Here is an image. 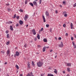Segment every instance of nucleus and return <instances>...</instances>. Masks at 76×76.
<instances>
[{"label": "nucleus", "instance_id": "nucleus-12", "mask_svg": "<svg viewBox=\"0 0 76 76\" xmlns=\"http://www.w3.org/2000/svg\"><path fill=\"white\" fill-rule=\"evenodd\" d=\"M19 23L20 25H22L23 23V21L20 20V22H19Z\"/></svg>", "mask_w": 76, "mask_h": 76}, {"label": "nucleus", "instance_id": "nucleus-45", "mask_svg": "<svg viewBox=\"0 0 76 76\" xmlns=\"http://www.w3.org/2000/svg\"><path fill=\"white\" fill-rule=\"evenodd\" d=\"M71 40L72 41H73V37H71Z\"/></svg>", "mask_w": 76, "mask_h": 76}, {"label": "nucleus", "instance_id": "nucleus-40", "mask_svg": "<svg viewBox=\"0 0 76 76\" xmlns=\"http://www.w3.org/2000/svg\"><path fill=\"white\" fill-rule=\"evenodd\" d=\"M12 23V21H9L8 22V23Z\"/></svg>", "mask_w": 76, "mask_h": 76}, {"label": "nucleus", "instance_id": "nucleus-17", "mask_svg": "<svg viewBox=\"0 0 76 76\" xmlns=\"http://www.w3.org/2000/svg\"><path fill=\"white\" fill-rule=\"evenodd\" d=\"M54 72L56 74H57V69H55Z\"/></svg>", "mask_w": 76, "mask_h": 76}, {"label": "nucleus", "instance_id": "nucleus-57", "mask_svg": "<svg viewBox=\"0 0 76 76\" xmlns=\"http://www.w3.org/2000/svg\"><path fill=\"white\" fill-rule=\"evenodd\" d=\"M41 76H44V75L43 74H42L41 75Z\"/></svg>", "mask_w": 76, "mask_h": 76}, {"label": "nucleus", "instance_id": "nucleus-50", "mask_svg": "<svg viewBox=\"0 0 76 76\" xmlns=\"http://www.w3.org/2000/svg\"><path fill=\"white\" fill-rule=\"evenodd\" d=\"M37 47H39V48L41 47V46L40 45H38V46H37Z\"/></svg>", "mask_w": 76, "mask_h": 76}, {"label": "nucleus", "instance_id": "nucleus-43", "mask_svg": "<svg viewBox=\"0 0 76 76\" xmlns=\"http://www.w3.org/2000/svg\"><path fill=\"white\" fill-rule=\"evenodd\" d=\"M65 36H68V33H66L65 34Z\"/></svg>", "mask_w": 76, "mask_h": 76}, {"label": "nucleus", "instance_id": "nucleus-44", "mask_svg": "<svg viewBox=\"0 0 76 76\" xmlns=\"http://www.w3.org/2000/svg\"><path fill=\"white\" fill-rule=\"evenodd\" d=\"M24 47L26 48V44H25V45H24Z\"/></svg>", "mask_w": 76, "mask_h": 76}, {"label": "nucleus", "instance_id": "nucleus-32", "mask_svg": "<svg viewBox=\"0 0 76 76\" xmlns=\"http://www.w3.org/2000/svg\"><path fill=\"white\" fill-rule=\"evenodd\" d=\"M20 12H23V11L22 9H20Z\"/></svg>", "mask_w": 76, "mask_h": 76}, {"label": "nucleus", "instance_id": "nucleus-28", "mask_svg": "<svg viewBox=\"0 0 76 76\" xmlns=\"http://www.w3.org/2000/svg\"><path fill=\"white\" fill-rule=\"evenodd\" d=\"M67 70L68 72H70V68H68L67 69Z\"/></svg>", "mask_w": 76, "mask_h": 76}, {"label": "nucleus", "instance_id": "nucleus-25", "mask_svg": "<svg viewBox=\"0 0 76 76\" xmlns=\"http://www.w3.org/2000/svg\"><path fill=\"white\" fill-rule=\"evenodd\" d=\"M43 29L44 28H42L39 31V32H41V31H42Z\"/></svg>", "mask_w": 76, "mask_h": 76}, {"label": "nucleus", "instance_id": "nucleus-22", "mask_svg": "<svg viewBox=\"0 0 76 76\" xmlns=\"http://www.w3.org/2000/svg\"><path fill=\"white\" fill-rule=\"evenodd\" d=\"M15 67H16V68H17V69H19V66H18L17 65H15Z\"/></svg>", "mask_w": 76, "mask_h": 76}, {"label": "nucleus", "instance_id": "nucleus-9", "mask_svg": "<svg viewBox=\"0 0 76 76\" xmlns=\"http://www.w3.org/2000/svg\"><path fill=\"white\" fill-rule=\"evenodd\" d=\"M45 14L46 16H49V13H48V11H46Z\"/></svg>", "mask_w": 76, "mask_h": 76}, {"label": "nucleus", "instance_id": "nucleus-61", "mask_svg": "<svg viewBox=\"0 0 76 76\" xmlns=\"http://www.w3.org/2000/svg\"><path fill=\"white\" fill-rule=\"evenodd\" d=\"M6 76H9V74H7Z\"/></svg>", "mask_w": 76, "mask_h": 76}, {"label": "nucleus", "instance_id": "nucleus-33", "mask_svg": "<svg viewBox=\"0 0 76 76\" xmlns=\"http://www.w3.org/2000/svg\"><path fill=\"white\" fill-rule=\"evenodd\" d=\"M63 27H64V28H65L66 26V24H64L63 25Z\"/></svg>", "mask_w": 76, "mask_h": 76}, {"label": "nucleus", "instance_id": "nucleus-47", "mask_svg": "<svg viewBox=\"0 0 76 76\" xmlns=\"http://www.w3.org/2000/svg\"><path fill=\"white\" fill-rule=\"evenodd\" d=\"M6 5L7 6H9L10 5V4H6Z\"/></svg>", "mask_w": 76, "mask_h": 76}, {"label": "nucleus", "instance_id": "nucleus-63", "mask_svg": "<svg viewBox=\"0 0 76 76\" xmlns=\"http://www.w3.org/2000/svg\"><path fill=\"white\" fill-rule=\"evenodd\" d=\"M28 25H27L26 27H28Z\"/></svg>", "mask_w": 76, "mask_h": 76}, {"label": "nucleus", "instance_id": "nucleus-5", "mask_svg": "<svg viewBox=\"0 0 76 76\" xmlns=\"http://www.w3.org/2000/svg\"><path fill=\"white\" fill-rule=\"evenodd\" d=\"M59 47H61V48L62 47H63V42H61V44L59 45Z\"/></svg>", "mask_w": 76, "mask_h": 76}, {"label": "nucleus", "instance_id": "nucleus-6", "mask_svg": "<svg viewBox=\"0 0 76 76\" xmlns=\"http://www.w3.org/2000/svg\"><path fill=\"white\" fill-rule=\"evenodd\" d=\"M32 32L33 33V35H36V31H35V29H33L32 30Z\"/></svg>", "mask_w": 76, "mask_h": 76}, {"label": "nucleus", "instance_id": "nucleus-55", "mask_svg": "<svg viewBox=\"0 0 76 76\" xmlns=\"http://www.w3.org/2000/svg\"><path fill=\"white\" fill-rule=\"evenodd\" d=\"M63 73H64V74L65 73V71H63Z\"/></svg>", "mask_w": 76, "mask_h": 76}, {"label": "nucleus", "instance_id": "nucleus-30", "mask_svg": "<svg viewBox=\"0 0 76 76\" xmlns=\"http://www.w3.org/2000/svg\"><path fill=\"white\" fill-rule=\"evenodd\" d=\"M27 3H28V1H27V0H26L25 1V4H27Z\"/></svg>", "mask_w": 76, "mask_h": 76}, {"label": "nucleus", "instance_id": "nucleus-14", "mask_svg": "<svg viewBox=\"0 0 76 76\" xmlns=\"http://www.w3.org/2000/svg\"><path fill=\"white\" fill-rule=\"evenodd\" d=\"M9 53H10V51L8 50L7 52V55L8 56L9 54Z\"/></svg>", "mask_w": 76, "mask_h": 76}, {"label": "nucleus", "instance_id": "nucleus-20", "mask_svg": "<svg viewBox=\"0 0 76 76\" xmlns=\"http://www.w3.org/2000/svg\"><path fill=\"white\" fill-rule=\"evenodd\" d=\"M32 65L33 66H35V64H34V62L33 61H32Z\"/></svg>", "mask_w": 76, "mask_h": 76}, {"label": "nucleus", "instance_id": "nucleus-13", "mask_svg": "<svg viewBox=\"0 0 76 76\" xmlns=\"http://www.w3.org/2000/svg\"><path fill=\"white\" fill-rule=\"evenodd\" d=\"M37 37L38 39H40V36H39V34H37Z\"/></svg>", "mask_w": 76, "mask_h": 76}, {"label": "nucleus", "instance_id": "nucleus-38", "mask_svg": "<svg viewBox=\"0 0 76 76\" xmlns=\"http://www.w3.org/2000/svg\"><path fill=\"white\" fill-rule=\"evenodd\" d=\"M51 74H48L47 76H51Z\"/></svg>", "mask_w": 76, "mask_h": 76}, {"label": "nucleus", "instance_id": "nucleus-46", "mask_svg": "<svg viewBox=\"0 0 76 76\" xmlns=\"http://www.w3.org/2000/svg\"><path fill=\"white\" fill-rule=\"evenodd\" d=\"M5 33H6V34H8V31L7 30L5 32Z\"/></svg>", "mask_w": 76, "mask_h": 76}, {"label": "nucleus", "instance_id": "nucleus-26", "mask_svg": "<svg viewBox=\"0 0 76 76\" xmlns=\"http://www.w3.org/2000/svg\"><path fill=\"white\" fill-rule=\"evenodd\" d=\"M10 43V42H9V41H8V42H7V43H6V45H9V44Z\"/></svg>", "mask_w": 76, "mask_h": 76}, {"label": "nucleus", "instance_id": "nucleus-60", "mask_svg": "<svg viewBox=\"0 0 76 76\" xmlns=\"http://www.w3.org/2000/svg\"><path fill=\"white\" fill-rule=\"evenodd\" d=\"M56 57H57V56H55V58H56Z\"/></svg>", "mask_w": 76, "mask_h": 76}, {"label": "nucleus", "instance_id": "nucleus-16", "mask_svg": "<svg viewBox=\"0 0 76 76\" xmlns=\"http://www.w3.org/2000/svg\"><path fill=\"white\" fill-rule=\"evenodd\" d=\"M10 29H11V31H13V27L12 26H10Z\"/></svg>", "mask_w": 76, "mask_h": 76}, {"label": "nucleus", "instance_id": "nucleus-3", "mask_svg": "<svg viewBox=\"0 0 76 76\" xmlns=\"http://www.w3.org/2000/svg\"><path fill=\"white\" fill-rule=\"evenodd\" d=\"M33 74L32 72H31L30 74L29 73H28V74L26 75V76H33Z\"/></svg>", "mask_w": 76, "mask_h": 76}, {"label": "nucleus", "instance_id": "nucleus-59", "mask_svg": "<svg viewBox=\"0 0 76 76\" xmlns=\"http://www.w3.org/2000/svg\"><path fill=\"white\" fill-rule=\"evenodd\" d=\"M23 76L22 74H20V76Z\"/></svg>", "mask_w": 76, "mask_h": 76}, {"label": "nucleus", "instance_id": "nucleus-1", "mask_svg": "<svg viewBox=\"0 0 76 76\" xmlns=\"http://www.w3.org/2000/svg\"><path fill=\"white\" fill-rule=\"evenodd\" d=\"M37 64L38 67H41L43 64V63L39 61L37 63Z\"/></svg>", "mask_w": 76, "mask_h": 76}, {"label": "nucleus", "instance_id": "nucleus-4", "mask_svg": "<svg viewBox=\"0 0 76 76\" xmlns=\"http://www.w3.org/2000/svg\"><path fill=\"white\" fill-rule=\"evenodd\" d=\"M66 13H67V12L66 11H64L63 12V14L64 15V16L65 17H67V14Z\"/></svg>", "mask_w": 76, "mask_h": 76}, {"label": "nucleus", "instance_id": "nucleus-48", "mask_svg": "<svg viewBox=\"0 0 76 76\" xmlns=\"http://www.w3.org/2000/svg\"><path fill=\"white\" fill-rule=\"evenodd\" d=\"M63 4H65V3H66V2H65V1H64L63 2Z\"/></svg>", "mask_w": 76, "mask_h": 76}, {"label": "nucleus", "instance_id": "nucleus-64", "mask_svg": "<svg viewBox=\"0 0 76 76\" xmlns=\"http://www.w3.org/2000/svg\"><path fill=\"white\" fill-rule=\"evenodd\" d=\"M50 76H54V75H53L51 74V75H50Z\"/></svg>", "mask_w": 76, "mask_h": 76}, {"label": "nucleus", "instance_id": "nucleus-31", "mask_svg": "<svg viewBox=\"0 0 76 76\" xmlns=\"http://www.w3.org/2000/svg\"><path fill=\"white\" fill-rule=\"evenodd\" d=\"M7 10H8V12H10V11L11 10V9L8 8H7Z\"/></svg>", "mask_w": 76, "mask_h": 76}, {"label": "nucleus", "instance_id": "nucleus-41", "mask_svg": "<svg viewBox=\"0 0 76 76\" xmlns=\"http://www.w3.org/2000/svg\"><path fill=\"white\" fill-rule=\"evenodd\" d=\"M17 19H19V16H17V17H16Z\"/></svg>", "mask_w": 76, "mask_h": 76}, {"label": "nucleus", "instance_id": "nucleus-36", "mask_svg": "<svg viewBox=\"0 0 76 76\" xmlns=\"http://www.w3.org/2000/svg\"><path fill=\"white\" fill-rule=\"evenodd\" d=\"M42 1V0H40L39 1V4H41V2Z\"/></svg>", "mask_w": 76, "mask_h": 76}, {"label": "nucleus", "instance_id": "nucleus-49", "mask_svg": "<svg viewBox=\"0 0 76 76\" xmlns=\"http://www.w3.org/2000/svg\"><path fill=\"white\" fill-rule=\"evenodd\" d=\"M55 12H56V13H58V12L57 10H56L55 11Z\"/></svg>", "mask_w": 76, "mask_h": 76}, {"label": "nucleus", "instance_id": "nucleus-58", "mask_svg": "<svg viewBox=\"0 0 76 76\" xmlns=\"http://www.w3.org/2000/svg\"><path fill=\"white\" fill-rule=\"evenodd\" d=\"M4 64H7V62H5V63Z\"/></svg>", "mask_w": 76, "mask_h": 76}, {"label": "nucleus", "instance_id": "nucleus-35", "mask_svg": "<svg viewBox=\"0 0 76 76\" xmlns=\"http://www.w3.org/2000/svg\"><path fill=\"white\" fill-rule=\"evenodd\" d=\"M72 44L73 46L75 45V42H72Z\"/></svg>", "mask_w": 76, "mask_h": 76}, {"label": "nucleus", "instance_id": "nucleus-15", "mask_svg": "<svg viewBox=\"0 0 76 76\" xmlns=\"http://www.w3.org/2000/svg\"><path fill=\"white\" fill-rule=\"evenodd\" d=\"M27 66L28 67V68H31V66H30V64H29V63H28L27 64Z\"/></svg>", "mask_w": 76, "mask_h": 76}, {"label": "nucleus", "instance_id": "nucleus-23", "mask_svg": "<svg viewBox=\"0 0 76 76\" xmlns=\"http://www.w3.org/2000/svg\"><path fill=\"white\" fill-rule=\"evenodd\" d=\"M7 38H9V34H8L7 35Z\"/></svg>", "mask_w": 76, "mask_h": 76}, {"label": "nucleus", "instance_id": "nucleus-2", "mask_svg": "<svg viewBox=\"0 0 76 76\" xmlns=\"http://www.w3.org/2000/svg\"><path fill=\"white\" fill-rule=\"evenodd\" d=\"M20 54L18 51H16L15 53V54L14 55V57H18L19 56Z\"/></svg>", "mask_w": 76, "mask_h": 76}, {"label": "nucleus", "instance_id": "nucleus-39", "mask_svg": "<svg viewBox=\"0 0 76 76\" xmlns=\"http://www.w3.org/2000/svg\"><path fill=\"white\" fill-rule=\"evenodd\" d=\"M37 37L35 38L34 39V40L35 41H36L37 40Z\"/></svg>", "mask_w": 76, "mask_h": 76}, {"label": "nucleus", "instance_id": "nucleus-18", "mask_svg": "<svg viewBox=\"0 0 76 76\" xmlns=\"http://www.w3.org/2000/svg\"><path fill=\"white\" fill-rule=\"evenodd\" d=\"M67 66H70H70H71V64L69 63H67Z\"/></svg>", "mask_w": 76, "mask_h": 76}, {"label": "nucleus", "instance_id": "nucleus-11", "mask_svg": "<svg viewBox=\"0 0 76 76\" xmlns=\"http://www.w3.org/2000/svg\"><path fill=\"white\" fill-rule=\"evenodd\" d=\"M42 18L44 21V22H45V17H44V16L43 15L42 16Z\"/></svg>", "mask_w": 76, "mask_h": 76}, {"label": "nucleus", "instance_id": "nucleus-34", "mask_svg": "<svg viewBox=\"0 0 76 76\" xmlns=\"http://www.w3.org/2000/svg\"><path fill=\"white\" fill-rule=\"evenodd\" d=\"M46 26L47 28H48L49 27V24H46Z\"/></svg>", "mask_w": 76, "mask_h": 76}, {"label": "nucleus", "instance_id": "nucleus-7", "mask_svg": "<svg viewBox=\"0 0 76 76\" xmlns=\"http://www.w3.org/2000/svg\"><path fill=\"white\" fill-rule=\"evenodd\" d=\"M70 26L71 29H74V28L73 27V25L72 23H71Z\"/></svg>", "mask_w": 76, "mask_h": 76}, {"label": "nucleus", "instance_id": "nucleus-27", "mask_svg": "<svg viewBox=\"0 0 76 76\" xmlns=\"http://www.w3.org/2000/svg\"><path fill=\"white\" fill-rule=\"evenodd\" d=\"M15 18H16V14H15L14 15V17L13 18V19H15Z\"/></svg>", "mask_w": 76, "mask_h": 76}, {"label": "nucleus", "instance_id": "nucleus-10", "mask_svg": "<svg viewBox=\"0 0 76 76\" xmlns=\"http://www.w3.org/2000/svg\"><path fill=\"white\" fill-rule=\"evenodd\" d=\"M33 4L34 5V6H37V2L35 1H34L33 2Z\"/></svg>", "mask_w": 76, "mask_h": 76}, {"label": "nucleus", "instance_id": "nucleus-42", "mask_svg": "<svg viewBox=\"0 0 76 76\" xmlns=\"http://www.w3.org/2000/svg\"><path fill=\"white\" fill-rule=\"evenodd\" d=\"M74 48H76V45H74Z\"/></svg>", "mask_w": 76, "mask_h": 76}, {"label": "nucleus", "instance_id": "nucleus-37", "mask_svg": "<svg viewBox=\"0 0 76 76\" xmlns=\"http://www.w3.org/2000/svg\"><path fill=\"white\" fill-rule=\"evenodd\" d=\"M58 40H61V37H59L58 38Z\"/></svg>", "mask_w": 76, "mask_h": 76}, {"label": "nucleus", "instance_id": "nucleus-56", "mask_svg": "<svg viewBox=\"0 0 76 76\" xmlns=\"http://www.w3.org/2000/svg\"><path fill=\"white\" fill-rule=\"evenodd\" d=\"M46 48H49V47L48 46V47H46Z\"/></svg>", "mask_w": 76, "mask_h": 76}, {"label": "nucleus", "instance_id": "nucleus-29", "mask_svg": "<svg viewBox=\"0 0 76 76\" xmlns=\"http://www.w3.org/2000/svg\"><path fill=\"white\" fill-rule=\"evenodd\" d=\"M19 26V24L18 23H17L16 25V27H18V26Z\"/></svg>", "mask_w": 76, "mask_h": 76}, {"label": "nucleus", "instance_id": "nucleus-8", "mask_svg": "<svg viewBox=\"0 0 76 76\" xmlns=\"http://www.w3.org/2000/svg\"><path fill=\"white\" fill-rule=\"evenodd\" d=\"M28 16H28V15H25L24 18L25 19H28Z\"/></svg>", "mask_w": 76, "mask_h": 76}, {"label": "nucleus", "instance_id": "nucleus-21", "mask_svg": "<svg viewBox=\"0 0 76 76\" xmlns=\"http://www.w3.org/2000/svg\"><path fill=\"white\" fill-rule=\"evenodd\" d=\"M29 4L31 6H32V7H34V4H33L32 3H30Z\"/></svg>", "mask_w": 76, "mask_h": 76}, {"label": "nucleus", "instance_id": "nucleus-51", "mask_svg": "<svg viewBox=\"0 0 76 76\" xmlns=\"http://www.w3.org/2000/svg\"><path fill=\"white\" fill-rule=\"evenodd\" d=\"M76 7V5L75 4H74V7Z\"/></svg>", "mask_w": 76, "mask_h": 76}, {"label": "nucleus", "instance_id": "nucleus-52", "mask_svg": "<svg viewBox=\"0 0 76 76\" xmlns=\"http://www.w3.org/2000/svg\"><path fill=\"white\" fill-rule=\"evenodd\" d=\"M1 53H2V54H4V52L3 51H1Z\"/></svg>", "mask_w": 76, "mask_h": 76}, {"label": "nucleus", "instance_id": "nucleus-62", "mask_svg": "<svg viewBox=\"0 0 76 76\" xmlns=\"http://www.w3.org/2000/svg\"><path fill=\"white\" fill-rule=\"evenodd\" d=\"M70 75H69V74H68V75H67V76H69Z\"/></svg>", "mask_w": 76, "mask_h": 76}, {"label": "nucleus", "instance_id": "nucleus-19", "mask_svg": "<svg viewBox=\"0 0 76 76\" xmlns=\"http://www.w3.org/2000/svg\"><path fill=\"white\" fill-rule=\"evenodd\" d=\"M43 41L45 42H47V40L45 38L44 39Z\"/></svg>", "mask_w": 76, "mask_h": 76}, {"label": "nucleus", "instance_id": "nucleus-54", "mask_svg": "<svg viewBox=\"0 0 76 76\" xmlns=\"http://www.w3.org/2000/svg\"><path fill=\"white\" fill-rule=\"evenodd\" d=\"M52 51H53V50H50V52H52Z\"/></svg>", "mask_w": 76, "mask_h": 76}, {"label": "nucleus", "instance_id": "nucleus-24", "mask_svg": "<svg viewBox=\"0 0 76 76\" xmlns=\"http://www.w3.org/2000/svg\"><path fill=\"white\" fill-rule=\"evenodd\" d=\"M45 48H43V52H45Z\"/></svg>", "mask_w": 76, "mask_h": 76}, {"label": "nucleus", "instance_id": "nucleus-53", "mask_svg": "<svg viewBox=\"0 0 76 76\" xmlns=\"http://www.w3.org/2000/svg\"><path fill=\"white\" fill-rule=\"evenodd\" d=\"M55 39H56V40H57V37H55Z\"/></svg>", "mask_w": 76, "mask_h": 76}]
</instances>
